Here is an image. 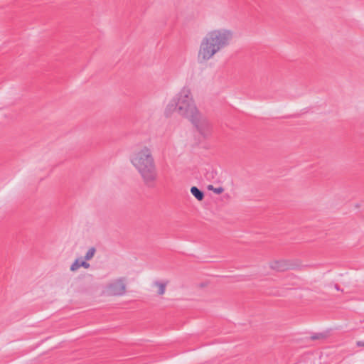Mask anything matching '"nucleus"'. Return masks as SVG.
I'll return each mask as SVG.
<instances>
[{"instance_id":"9","label":"nucleus","mask_w":364,"mask_h":364,"mask_svg":"<svg viewBox=\"0 0 364 364\" xmlns=\"http://www.w3.org/2000/svg\"><path fill=\"white\" fill-rule=\"evenodd\" d=\"M96 252V250L95 247H91L89 249V250L87 252V253L85 255V260L88 261L90 260L93 257Z\"/></svg>"},{"instance_id":"5","label":"nucleus","mask_w":364,"mask_h":364,"mask_svg":"<svg viewBox=\"0 0 364 364\" xmlns=\"http://www.w3.org/2000/svg\"><path fill=\"white\" fill-rule=\"evenodd\" d=\"M189 120L196 127L198 132L204 137L207 136L211 129V124L208 119L202 114L198 110Z\"/></svg>"},{"instance_id":"10","label":"nucleus","mask_w":364,"mask_h":364,"mask_svg":"<svg viewBox=\"0 0 364 364\" xmlns=\"http://www.w3.org/2000/svg\"><path fill=\"white\" fill-rule=\"evenodd\" d=\"M208 189L213 191L216 194H220L224 191V188L223 187L215 188L213 185L208 186Z\"/></svg>"},{"instance_id":"4","label":"nucleus","mask_w":364,"mask_h":364,"mask_svg":"<svg viewBox=\"0 0 364 364\" xmlns=\"http://www.w3.org/2000/svg\"><path fill=\"white\" fill-rule=\"evenodd\" d=\"M126 291V279L121 277L108 283L103 291V294L109 296H118L124 295Z\"/></svg>"},{"instance_id":"14","label":"nucleus","mask_w":364,"mask_h":364,"mask_svg":"<svg viewBox=\"0 0 364 364\" xmlns=\"http://www.w3.org/2000/svg\"><path fill=\"white\" fill-rule=\"evenodd\" d=\"M358 346H364V342L363 341H357L356 343Z\"/></svg>"},{"instance_id":"12","label":"nucleus","mask_w":364,"mask_h":364,"mask_svg":"<svg viewBox=\"0 0 364 364\" xmlns=\"http://www.w3.org/2000/svg\"><path fill=\"white\" fill-rule=\"evenodd\" d=\"M325 337L324 334L323 333H317L311 337V340H316V339H321Z\"/></svg>"},{"instance_id":"7","label":"nucleus","mask_w":364,"mask_h":364,"mask_svg":"<svg viewBox=\"0 0 364 364\" xmlns=\"http://www.w3.org/2000/svg\"><path fill=\"white\" fill-rule=\"evenodd\" d=\"M191 193L199 201L203 200L204 198V193L198 189L196 186H193L191 188Z\"/></svg>"},{"instance_id":"11","label":"nucleus","mask_w":364,"mask_h":364,"mask_svg":"<svg viewBox=\"0 0 364 364\" xmlns=\"http://www.w3.org/2000/svg\"><path fill=\"white\" fill-rule=\"evenodd\" d=\"M80 267V263L77 259H76L71 265L70 270L74 272L78 269Z\"/></svg>"},{"instance_id":"3","label":"nucleus","mask_w":364,"mask_h":364,"mask_svg":"<svg viewBox=\"0 0 364 364\" xmlns=\"http://www.w3.org/2000/svg\"><path fill=\"white\" fill-rule=\"evenodd\" d=\"M198 111L191 90L184 87L168 105L166 112H176L179 115L188 119Z\"/></svg>"},{"instance_id":"2","label":"nucleus","mask_w":364,"mask_h":364,"mask_svg":"<svg viewBox=\"0 0 364 364\" xmlns=\"http://www.w3.org/2000/svg\"><path fill=\"white\" fill-rule=\"evenodd\" d=\"M130 161L138 171L145 186L154 188L158 179V171L152 149L141 146L132 153Z\"/></svg>"},{"instance_id":"15","label":"nucleus","mask_w":364,"mask_h":364,"mask_svg":"<svg viewBox=\"0 0 364 364\" xmlns=\"http://www.w3.org/2000/svg\"><path fill=\"white\" fill-rule=\"evenodd\" d=\"M336 288L337 290H339V287H338V285H336Z\"/></svg>"},{"instance_id":"13","label":"nucleus","mask_w":364,"mask_h":364,"mask_svg":"<svg viewBox=\"0 0 364 364\" xmlns=\"http://www.w3.org/2000/svg\"><path fill=\"white\" fill-rule=\"evenodd\" d=\"M80 267H83L85 268H88L90 267V264L85 261H83V262H80Z\"/></svg>"},{"instance_id":"8","label":"nucleus","mask_w":364,"mask_h":364,"mask_svg":"<svg viewBox=\"0 0 364 364\" xmlns=\"http://www.w3.org/2000/svg\"><path fill=\"white\" fill-rule=\"evenodd\" d=\"M166 284H167V282L162 283V282H160L158 281L154 282V285L159 288L158 294L159 295H163L165 293Z\"/></svg>"},{"instance_id":"1","label":"nucleus","mask_w":364,"mask_h":364,"mask_svg":"<svg viewBox=\"0 0 364 364\" xmlns=\"http://www.w3.org/2000/svg\"><path fill=\"white\" fill-rule=\"evenodd\" d=\"M234 38L231 29L220 28L208 31L202 38L198 53L200 63L207 62L215 54L229 46Z\"/></svg>"},{"instance_id":"6","label":"nucleus","mask_w":364,"mask_h":364,"mask_svg":"<svg viewBox=\"0 0 364 364\" xmlns=\"http://www.w3.org/2000/svg\"><path fill=\"white\" fill-rule=\"evenodd\" d=\"M269 267L277 272H284L294 268V264L287 260H274L269 263Z\"/></svg>"}]
</instances>
